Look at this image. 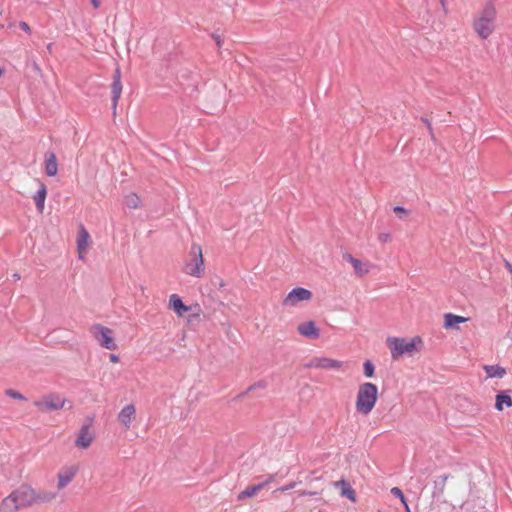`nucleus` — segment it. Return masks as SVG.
Masks as SVG:
<instances>
[{
    "label": "nucleus",
    "mask_w": 512,
    "mask_h": 512,
    "mask_svg": "<svg viewBox=\"0 0 512 512\" xmlns=\"http://www.w3.org/2000/svg\"><path fill=\"white\" fill-rule=\"evenodd\" d=\"M19 26H20V28H21V29H23L25 32H27V33H31V28H30V26H29L26 22H24V21L19 22Z\"/></svg>",
    "instance_id": "72a5a7b5"
},
{
    "label": "nucleus",
    "mask_w": 512,
    "mask_h": 512,
    "mask_svg": "<svg viewBox=\"0 0 512 512\" xmlns=\"http://www.w3.org/2000/svg\"><path fill=\"white\" fill-rule=\"evenodd\" d=\"M79 472L78 464H68L62 466L57 472V484L58 490L65 489L75 479Z\"/></svg>",
    "instance_id": "1a4fd4ad"
},
{
    "label": "nucleus",
    "mask_w": 512,
    "mask_h": 512,
    "mask_svg": "<svg viewBox=\"0 0 512 512\" xmlns=\"http://www.w3.org/2000/svg\"><path fill=\"white\" fill-rule=\"evenodd\" d=\"M33 406L39 413H49L66 408L70 409L72 407V403L63 394L50 392L35 399L33 401Z\"/></svg>",
    "instance_id": "20e7f679"
},
{
    "label": "nucleus",
    "mask_w": 512,
    "mask_h": 512,
    "mask_svg": "<svg viewBox=\"0 0 512 512\" xmlns=\"http://www.w3.org/2000/svg\"><path fill=\"white\" fill-rule=\"evenodd\" d=\"M90 240V235L85 227L81 224L78 237H77V250L79 254L87 250L88 241Z\"/></svg>",
    "instance_id": "5701e85b"
},
{
    "label": "nucleus",
    "mask_w": 512,
    "mask_h": 512,
    "mask_svg": "<svg viewBox=\"0 0 512 512\" xmlns=\"http://www.w3.org/2000/svg\"><path fill=\"white\" fill-rule=\"evenodd\" d=\"M94 441V434L91 430L90 425L84 424L80 427L79 431L77 432L76 438H75V446L78 449L86 450L88 449Z\"/></svg>",
    "instance_id": "9b49d317"
},
{
    "label": "nucleus",
    "mask_w": 512,
    "mask_h": 512,
    "mask_svg": "<svg viewBox=\"0 0 512 512\" xmlns=\"http://www.w3.org/2000/svg\"><path fill=\"white\" fill-rule=\"evenodd\" d=\"M391 494H392V495H394L395 497L399 498V499H400V501L405 505V507H406L407 511H409L408 504H407V502H406V500H405V497H404V495H403V493H402V491H401V489H400V488H398V487H393V488L391 489Z\"/></svg>",
    "instance_id": "c85d7f7f"
},
{
    "label": "nucleus",
    "mask_w": 512,
    "mask_h": 512,
    "mask_svg": "<svg viewBox=\"0 0 512 512\" xmlns=\"http://www.w3.org/2000/svg\"><path fill=\"white\" fill-rule=\"evenodd\" d=\"M428 131H429V134H430L431 138L434 139V133H433L432 126H430V128H428Z\"/></svg>",
    "instance_id": "a19ab883"
},
{
    "label": "nucleus",
    "mask_w": 512,
    "mask_h": 512,
    "mask_svg": "<svg viewBox=\"0 0 512 512\" xmlns=\"http://www.w3.org/2000/svg\"><path fill=\"white\" fill-rule=\"evenodd\" d=\"M504 406L507 408L512 407V398L510 391L504 390L497 393L495 397V409L497 411H503Z\"/></svg>",
    "instance_id": "412c9836"
},
{
    "label": "nucleus",
    "mask_w": 512,
    "mask_h": 512,
    "mask_svg": "<svg viewBox=\"0 0 512 512\" xmlns=\"http://www.w3.org/2000/svg\"><path fill=\"white\" fill-rule=\"evenodd\" d=\"M312 293L310 290H290L282 301V305L286 308H296L302 303L311 299Z\"/></svg>",
    "instance_id": "9d476101"
},
{
    "label": "nucleus",
    "mask_w": 512,
    "mask_h": 512,
    "mask_svg": "<svg viewBox=\"0 0 512 512\" xmlns=\"http://www.w3.org/2000/svg\"><path fill=\"white\" fill-rule=\"evenodd\" d=\"M386 342L393 360H399L403 357H413L421 352L424 345L423 339L420 336H414L412 338L388 337Z\"/></svg>",
    "instance_id": "f03ea898"
},
{
    "label": "nucleus",
    "mask_w": 512,
    "mask_h": 512,
    "mask_svg": "<svg viewBox=\"0 0 512 512\" xmlns=\"http://www.w3.org/2000/svg\"><path fill=\"white\" fill-rule=\"evenodd\" d=\"M298 494L301 497H304V496H314V495H317V492H311V491L303 490V491H299Z\"/></svg>",
    "instance_id": "f704fd0d"
},
{
    "label": "nucleus",
    "mask_w": 512,
    "mask_h": 512,
    "mask_svg": "<svg viewBox=\"0 0 512 512\" xmlns=\"http://www.w3.org/2000/svg\"><path fill=\"white\" fill-rule=\"evenodd\" d=\"M56 497V493L42 492L29 484H21L0 501V512H18L23 508L48 503Z\"/></svg>",
    "instance_id": "f257e3e1"
},
{
    "label": "nucleus",
    "mask_w": 512,
    "mask_h": 512,
    "mask_svg": "<svg viewBox=\"0 0 512 512\" xmlns=\"http://www.w3.org/2000/svg\"><path fill=\"white\" fill-rule=\"evenodd\" d=\"M444 12L446 13L447 12V9H446V0H439Z\"/></svg>",
    "instance_id": "58836bf2"
},
{
    "label": "nucleus",
    "mask_w": 512,
    "mask_h": 512,
    "mask_svg": "<svg viewBox=\"0 0 512 512\" xmlns=\"http://www.w3.org/2000/svg\"><path fill=\"white\" fill-rule=\"evenodd\" d=\"M109 360H110V362H112V363H115V364H116V363H118V362L120 361V358H119V356H118V355H116V354H110V355H109Z\"/></svg>",
    "instance_id": "c9c22d12"
},
{
    "label": "nucleus",
    "mask_w": 512,
    "mask_h": 512,
    "mask_svg": "<svg viewBox=\"0 0 512 512\" xmlns=\"http://www.w3.org/2000/svg\"><path fill=\"white\" fill-rule=\"evenodd\" d=\"M474 30L482 38H488L494 30V23L487 19L478 18L473 23Z\"/></svg>",
    "instance_id": "dca6fc26"
},
{
    "label": "nucleus",
    "mask_w": 512,
    "mask_h": 512,
    "mask_svg": "<svg viewBox=\"0 0 512 512\" xmlns=\"http://www.w3.org/2000/svg\"><path fill=\"white\" fill-rule=\"evenodd\" d=\"M90 2L95 9L100 7V0H90Z\"/></svg>",
    "instance_id": "e433bc0d"
},
{
    "label": "nucleus",
    "mask_w": 512,
    "mask_h": 512,
    "mask_svg": "<svg viewBox=\"0 0 512 512\" xmlns=\"http://www.w3.org/2000/svg\"><path fill=\"white\" fill-rule=\"evenodd\" d=\"M363 373L366 378H372L375 374V366L370 360L363 363Z\"/></svg>",
    "instance_id": "a878e982"
},
{
    "label": "nucleus",
    "mask_w": 512,
    "mask_h": 512,
    "mask_svg": "<svg viewBox=\"0 0 512 512\" xmlns=\"http://www.w3.org/2000/svg\"><path fill=\"white\" fill-rule=\"evenodd\" d=\"M13 277H14V278H17V279H19V278H20V276H19L17 273L13 274Z\"/></svg>",
    "instance_id": "37998d69"
},
{
    "label": "nucleus",
    "mask_w": 512,
    "mask_h": 512,
    "mask_svg": "<svg viewBox=\"0 0 512 512\" xmlns=\"http://www.w3.org/2000/svg\"><path fill=\"white\" fill-rule=\"evenodd\" d=\"M297 332L304 338L316 340L320 337V329L315 321L309 320L297 326Z\"/></svg>",
    "instance_id": "4468645a"
},
{
    "label": "nucleus",
    "mask_w": 512,
    "mask_h": 512,
    "mask_svg": "<svg viewBox=\"0 0 512 512\" xmlns=\"http://www.w3.org/2000/svg\"><path fill=\"white\" fill-rule=\"evenodd\" d=\"M169 307L179 317H186L188 322L198 319L200 316V307L198 305H186L181 297L177 294H172L169 298Z\"/></svg>",
    "instance_id": "423d86ee"
},
{
    "label": "nucleus",
    "mask_w": 512,
    "mask_h": 512,
    "mask_svg": "<svg viewBox=\"0 0 512 512\" xmlns=\"http://www.w3.org/2000/svg\"><path fill=\"white\" fill-rule=\"evenodd\" d=\"M306 366L311 369L341 371L345 363L327 356H318L312 358Z\"/></svg>",
    "instance_id": "6e6552de"
},
{
    "label": "nucleus",
    "mask_w": 512,
    "mask_h": 512,
    "mask_svg": "<svg viewBox=\"0 0 512 512\" xmlns=\"http://www.w3.org/2000/svg\"><path fill=\"white\" fill-rule=\"evenodd\" d=\"M211 36L215 40L217 47L221 48L222 43H223V39H222L221 35L218 34L217 32H214Z\"/></svg>",
    "instance_id": "2f4dec72"
},
{
    "label": "nucleus",
    "mask_w": 512,
    "mask_h": 512,
    "mask_svg": "<svg viewBox=\"0 0 512 512\" xmlns=\"http://www.w3.org/2000/svg\"><path fill=\"white\" fill-rule=\"evenodd\" d=\"M389 237L388 234H382L380 235V238L383 239V240H386L387 238Z\"/></svg>",
    "instance_id": "79ce46f5"
},
{
    "label": "nucleus",
    "mask_w": 512,
    "mask_h": 512,
    "mask_svg": "<svg viewBox=\"0 0 512 512\" xmlns=\"http://www.w3.org/2000/svg\"><path fill=\"white\" fill-rule=\"evenodd\" d=\"M212 284L213 286H219V288H222L225 283L223 281V279H221L220 277L216 276L213 280H212Z\"/></svg>",
    "instance_id": "473e14b6"
},
{
    "label": "nucleus",
    "mask_w": 512,
    "mask_h": 512,
    "mask_svg": "<svg viewBox=\"0 0 512 512\" xmlns=\"http://www.w3.org/2000/svg\"><path fill=\"white\" fill-rule=\"evenodd\" d=\"M58 172L57 157L54 152L47 151L45 153V173L49 177H54Z\"/></svg>",
    "instance_id": "a211bd4d"
},
{
    "label": "nucleus",
    "mask_w": 512,
    "mask_h": 512,
    "mask_svg": "<svg viewBox=\"0 0 512 512\" xmlns=\"http://www.w3.org/2000/svg\"><path fill=\"white\" fill-rule=\"evenodd\" d=\"M339 484H342L344 486V489L342 490V495H344L351 501H355L354 490L344 480H341Z\"/></svg>",
    "instance_id": "bb28decb"
},
{
    "label": "nucleus",
    "mask_w": 512,
    "mask_h": 512,
    "mask_svg": "<svg viewBox=\"0 0 512 512\" xmlns=\"http://www.w3.org/2000/svg\"><path fill=\"white\" fill-rule=\"evenodd\" d=\"M342 257L345 262L353 266L356 275L362 277L369 272V264L367 262H362L349 253H344Z\"/></svg>",
    "instance_id": "2eb2a0df"
},
{
    "label": "nucleus",
    "mask_w": 512,
    "mask_h": 512,
    "mask_svg": "<svg viewBox=\"0 0 512 512\" xmlns=\"http://www.w3.org/2000/svg\"><path fill=\"white\" fill-rule=\"evenodd\" d=\"M495 16H496L495 7L491 2H488L485 5L480 18L487 19V20H489V22L494 23Z\"/></svg>",
    "instance_id": "b1692460"
},
{
    "label": "nucleus",
    "mask_w": 512,
    "mask_h": 512,
    "mask_svg": "<svg viewBox=\"0 0 512 512\" xmlns=\"http://www.w3.org/2000/svg\"><path fill=\"white\" fill-rule=\"evenodd\" d=\"M141 200L135 193H130L125 197V205L131 209H137L140 206Z\"/></svg>",
    "instance_id": "393cba45"
},
{
    "label": "nucleus",
    "mask_w": 512,
    "mask_h": 512,
    "mask_svg": "<svg viewBox=\"0 0 512 512\" xmlns=\"http://www.w3.org/2000/svg\"><path fill=\"white\" fill-rule=\"evenodd\" d=\"M274 481V476L269 475L263 483L248 486L238 496V499L250 498L255 496L262 488Z\"/></svg>",
    "instance_id": "f3484780"
},
{
    "label": "nucleus",
    "mask_w": 512,
    "mask_h": 512,
    "mask_svg": "<svg viewBox=\"0 0 512 512\" xmlns=\"http://www.w3.org/2000/svg\"><path fill=\"white\" fill-rule=\"evenodd\" d=\"M378 387L371 382L361 383L355 398V410L358 414L367 416L375 408L378 401Z\"/></svg>",
    "instance_id": "7ed1b4c3"
},
{
    "label": "nucleus",
    "mask_w": 512,
    "mask_h": 512,
    "mask_svg": "<svg viewBox=\"0 0 512 512\" xmlns=\"http://www.w3.org/2000/svg\"><path fill=\"white\" fill-rule=\"evenodd\" d=\"M468 321V318L464 316L455 315L452 313H446L444 315V328L445 329H455L458 330L459 324L465 323Z\"/></svg>",
    "instance_id": "aec40b11"
},
{
    "label": "nucleus",
    "mask_w": 512,
    "mask_h": 512,
    "mask_svg": "<svg viewBox=\"0 0 512 512\" xmlns=\"http://www.w3.org/2000/svg\"><path fill=\"white\" fill-rule=\"evenodd\" d=\"M2 27H3V25H0V28H2Z\"/></svg>",
    "instance_id": "a18cd8bd"
},
{
    "label": "nucleus",
    "mask_w": 512,
    "mask_h": 512,
    "mask_svg": "<svg viewBox=\"0 0 512 512\" xmlns=\"http://www.w3.org/2000/svg\"><path fill=\"white\" fill-rule=\"evenodd\" d=\"M505 266L509 270V272L511 273L512 272V264L506 261Z\"/></svg>",
    "instance_id": "ea45409f"
},
{
    "label": "nucleus",
    "mask_w": 512,
    "mask_h": 512,
    "mask_svg": "<svg viewBox=\"0 0 512 512\" xmlns=\"http://www.w3.org/2000/svg\"><path fill=\"white\" fill-rule=\"evenodd\" d=\"M136 419V407L134 404H126L117 414V421L125 429L129 430Z\"/></svg>",
    "instance_id": "f8f14e48"
},
{
    "label": "nucleus",
    "mask_w": 512,
    "mask_h": 512,
    "mask_svg": "<svg viewBox=\"0 0 512 512\" xmlns=\"http://www.w3.org/2000/svg\"><path fill=\"white\" fill-rule=\"evenodd\" d=\"M37 183H38L39 188L36 191V193L33 195V199L35 201V205H36L38 212L42 213L44 210V204H45V200H46V196H47V187L40 180H37Z\"/></svg>",
    "instance_id": "6ab92c4d"
},
{
    "label": "nucleus",
    "mask_w": 512,
    "mask_h": 512,
    "mask_svg": "<svg viewBox=\"0 0 512 512\" xmlns=\"http://www.w3.org/2000/svg\"><path fill=\"white\" fill-rule=\"evenodd\" d=\"M421 121L427 126V128H430L431 122L429 121V119L422 117Z\"/></svg>",
    "instance_id": "4c0bfd02"
},
{
    "label": "nucleus",
    "mask_w": 512,
    "mask_h": 512,
    "mask_svg": "<svg viewBox=\"0 0 512 512\" xmlns=\"http://www.w3.org/2000/svg\"><path fill=\"white\" fill-rule=\"evenodd\" d=\"M6 395L12 399H16V400H20V401L26 400L25 396L16 390H12V389L7 390Z\"/></svg>",
    "instance_id": "c756f323"
},
{
    "label": "nucleus",
    "mask_w": 512,
    "mask_h": 512,
    "mask_svg": "<svg viewBox=\"0 0 512 512\" xmlns=\"http://www.w3.org/2000/svg\"><path fill=\"white\" fill-rule=\"evenodd\" d=\"M121 93H122L121 70L119 67H117L114 70V73L112 76V84H111V101H112V109H113L114 114L116 113V108H117Z\"/></svg>",
    "instance_id": "ddd939ff"
},
{
    "label": "nucleus",
    "mask_w": 512,
    "mask_h": 512,
    "mask_svg": "<svg viewBox=\"0 0 512 512\" xmlns=\"http://www.w3.org/2000/svg\"><path fill=\"white\" fill-rule=\"evenodd\" d=\"M89 332L93 340L106 350H116L118 348L114 331L107 326L95 323L90 326Z\"/></svg>",
    "instance_id": "39448f33"
},
{
    "label": "nucleus",
    "mask_w": 512,
    "mask_h": 512,
    "mask_svg": "<svg viewBox=\"0 0 512 512\" xmlns=\"http://www.w3.org/2000/svg\"><path fill=\"white\" fill-rule=\"evenodd\" d=\"M295 486H296V482H290L289 484H287L285 486L279 487L278 489H276L275 492H286L288 490L293 489Z\"/></svg>",
    "instance_id": "7c9ffc66"
},
{
    "label": "nucleus",
    "mask_w": 512,
    "mask_h": 512,
    "mask_svg": "<svg viewBox=\"0 0 512 512\" xmlns=\"http://www.w3.org/2000/svg\"><path fill=\"white\" fill-rule=\"evenodd\" d=\"M3 73V69L0 67V76L2 75Z\"/></svg>",
    "instance_id": "c03bdc74"
},
{
    "label": "nucleus",
    "mask_w": 512,
    "mask_h": 512,
    "mask_svg": "<svg viewBox=\"0 0 512 512\" xmlns=\"http://www.w3.org/2000/svg\"><path fill=\"white\" fill-rule=\"evenodd\" d=\"M190 260L185 264L184 271L191 276L199 277L204 270V259L202 249L199 245L193 244L189 253Z\"/></svg>",
    "instance_id": "0eeeda50"
},
{
    "label": "nucleus",
    "mask_w": 512,
    "mask_h": 512,
    "mask_svg": "<svg viewBox=\"0 0 512 512\" xmlns=\"http://www.w3.org/2000/svg\"><path fill=\"white\" fill-rule=\"evenodd\" d=\"M394 213L398 216L399 219H406L410 214V211L404 208L403 206H395L393 208Z\"/></svg>",
    "instance_id": "cd10ccee"
},
{
    "label": "nucleus",
    "mask_w": 512,
    "mask_h": 512,
    "mask_svg": "<svg viewBox=\"0 0 512 512\" xmlns=\"http://www.w3.org/2000/svg\"><path fill=\"white\" fill-rule=\"evenodd\" d=\"M483 370L485 371L487 378H491V379H493V378L501 379L507 374L506 369L498 364L485 365L483 367Z\"/></svg>",
    "instance_id": "4be33fe9"
}]
</instances>
